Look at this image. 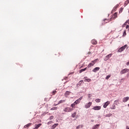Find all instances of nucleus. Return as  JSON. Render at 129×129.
Masks as SVG:
<instances>
[{"mask_svg":"<svg viewBox=\"0 0 129 129\" xmlns=\"http://www.w3.org/2000/svg\"><path fill=\"white\" fill-rule=\"evenodd\" d=\"M84 79H85V82H90V81H91V79H87V77H84Z\"/></svg>","mask_w":129,"mask_h":129,"instance_id":"ddd939ff","label":"nucleus"},{"mask_svg":"<svg viewBox=\"0 0 129 129\" xmlns=\"http://www.w3.org/2000/svg\"><path fill=\"white\" fill-rule=\"evenodd\" d=\"M114 103L116 104V105H117L118 104H119V103L118 102V100H115L114 101Z\"/></svg>","mask_w":129,"mask_h":129,"instance_id":"cd10ccee","label":"nucleus"},{"mask_svg":"<svg viewBox=\"0 0 129 129\" xmlns=\"http://www.w3.org/2000/svg\"><path fill=\"white\" fill-rule=\"evenodd\" d=\"M92 109H93L94 110H100V109H101V106H94Z\"/></svg>","mask_w":129,"mask_h":129,"instance_id":"39448f33","label":"nucleus"},{"mask_svg":"<svg viewBox=\"0 0 129 129\" xmlns=\"http://www.w3.org/2000/svg\"><path fill=\"white\" fill-rule=\"evenodd\" d=\"M123 11V8H121L120 9V10H119V14L122 13V11Z\"/></svg>","mask_w":129,"mask_h":129,"instance_id":"c85d7f7f","label":"nucleus"},{"mask_svg":"<svg viewBox=\"0 0 129 129\" xmlns=\"http://www.w3.org/2000/svg\"><path fill=\"white\" fill-rule=\"evenodd\" d=\"M126 65H127V66H128V65H129V61L127 62Z\"/></svg>","mask_w":129,"mask_h":129,"instance_id":"a19ab883","label":"nucleus"},{"mask_svg":"<svg viewBox=\"0 0 129 129\" xmlns=\"http://www.w3.org/2000/svg\"><path fill=\"white\" fill-rule=\"evenodd\" d=\"M76 116V112L73 113L72 115V117H75Z\"/></svg>","mask_w":129,"mask_h":129,"instance_id":"2f4dec72","label":"nucleus"},{"mask_svg":"<svg viewBox=\"0 0 129 129\" xmlns=\"http://www.w3.org/2000/svg\"><path fill=\"white\" fill-rule=\"evenodd\" d=\"M88 54H91V52H88Z\"/></svg>","mask_w":129,"mask_h":129,"instance_id":"c03bdc74","label":"nucleus"},{"mask_svg":"<svg viewBox=\"0 0 129 129\" xmlns=\"http://www.w3.org/2000/svg\"><path fill=\"white\" fill-rule=\"evenodd\" d=\"M53 118H54V116H51L49 118V120H51L53 119Z\"/></svg>","mask_w":129,"mask_h":129,"instance_id":"c9c22d12","label":"nucleus"},{"mask_svg":"<svg viewBox=\"0 0 129 129\" xmlns=\"http://www.w3.org/2000/svg\"><path fill=\"white\" fill-rule=\"evenodd\" d=\"M100 101H101L100 99H95L96 102H97V103L100 102Z\"/></svg>","mask_w":129,"mask_h":129,"instance_id":"c756f323","label":"nucleus"},{"mask_svg":"<svg viewBox=\"0 0 129 129\" xmlns=\"http://www.w3.org/2000/svg\"><path fill=\"white\" fill-rule=\"evenodd\" d=\"M126 47H127V46L126 45H125L123 46H122L121 47H120L118 50V52H122V51H124L125 49V48H126Z\"/></svg>","mask_w":129,"mask_h":129,"instance_id":"7ed1b4c3","label":"nucleus"},{"mask_svg":"<svg viewBox=\"0 0 129 129\" xmlns=\"http://www.w3.org/2000/svg\"><path fill=\"white\" fill-rule=\"evenodd\" d=\"M129 97H126L123 98V102H126L127 100H128Z\"/></svg>","mask_w":129,"mask_h":129,"instance_id":"2eb2a0df","label":"nucleus"},{"mask_svg":"<svg viewBox=\"0 0 129 129\" xmlns=\"http://www.w3.org/2000/svg\"><path fill=\"white\" fill-rule=\"evenodd\" d=\"M74 103L76 105L80 103V102L79 101V100L78 99L74 102Z\"/></svg>","mask_w":129,"mask_h":129,"instance_id":"bb28decb","label":"nucleus"},{"mask_svg":"<svg viewBox=\"0 0 129 129\" xmlns=\"http://www.w3.org/2000/svg\"><path fill=\"white\" fill-rule=\"evenodd\" d=\"M110 104V102L109 101L106 102L103 105L104 108H106V107H107V106H108V105H109Z\"/></svg>","mask_w":129,"mask_h":129,"instance_id":"0eeeda50","label":"nucleus"},{"mask_svg":"<svg viewBox=\"0 0 129 129\" xmlns=\"http://www.w3.org/2000/svg\"><path fill=\"white\" fill-rule=\"evenodd\" d=\"M100 124H96L94 125L92 129H98V127H99Z\"/></svg>","mask_w":129,"mask_h":129,"instance_id":"9b49d317","label":"nucleus"},{"mask_svg":"<svg viewBox=\"0 0 129 129\" xmlns=\"http://www.w3.org/2000/svg\"><path fill=\"white\" fill-rule=\"evenodd\" d=\"M91 105H92V102H89L85 106V108H89Z\"/></svg>","mask_w":129,"mask_h":129,"instance_id":"6e6552de","label":"nucleus"},{"mask_svg":"<svg viewBox=\"0 0 129 129\" xmlns=\"http://www.w3.org/2000/svg\"><path fill=\"white\" fill-rule=\"evenodd\" d=\"M126 29H128V28H129V25H127V24H126Z\"/></svg>","mask_w":129,"mask_h":129,"instance_id":"58836bf2","label":"nucleus"},{"mask_svg":"<svg viewBox=\"0 0 129 129\" xmlns=\"http://www.w3.org/2000/svg\"><path fill=\"white\" fill-rule=\"evenodd\" d=\"M91 122H93V121H94V120H91Z\"/></svg>","mask_w":129,"mask_h":129,"instance_id":"37998d69","label":"nucleus"},{"mask_svg":"<svg viewBox=\"0 0 129 129\" xmlns=\"http://www.w3.org/2000/svg\"><path fill=\"white\" fill-rule=\"evenodd\" d=\"M91 43L93 45H96V44H97V41L94 39H93L91 41Z\"/></svg>","mask_w":129,"mask_h":129,"instance_id":"f3484780","label":"nucleus"},{"mask_svg":"<svg viewBox=\"0 0 129 129\" xmlns=\"http://www.w3.org/2000/svg\"><path fill=\"white\" fill-rule=\"evenodd\" d=\"M110 108L111 109H115L116 108L115 105H114V104L112 105L110 107Z\"/></svg>","mask_w":129,"mask_h":129,"instance_id":"4be33fe9","label":"nucleus"},{"mask_svg":"<svg viewBox=\"0 0 129 129\" xmlns=\"http://www.w3.org/2000/svg\"><path fill=\"white\" fill-rule=\"evenodd\" d=\"M83 84V80L80 81L76 85L77 87H79V86H81Z\"/></svg>","mask_w":129,"mask_h":129,"instance_id":"1a4fd4ad","label":"nucleus"},{"mask_svg":"<svg viewBox=\"0 0 129 129\" xmlns=\"http://www.w3.org/2000/svg\"><path fill=\"white\" fill-rule=\"evenodd\" d=\"M127 127H128V126H126V128L127 129H129V128H127Z\"/></svg>","mask_w":129,"mask_h":129,"instance_id":"a18cd8bd","label":"nucleus"},{"mask_svg":"<svg viewBox=\"0 0 129 129\" xmlns=\"http://www.w3.org/2000/svg\"><path fill=\"white\" fill-rule=\"evenodd\" d=\"M99 69H100V68L99 67H96L93 70V72H96L97 71H99Z\"/></svg>","mask_w":129,"mask_h":129,"instance_id":"4468645a","label":"nucleus"},{"mask_svg":"<svg viewBox=\"0 0 129 129\" xmlns=\"http://www.w3.org/2000/svg\"><path fill=\"white\" fill-rule=\"evenodd\" d=\"M73 110V109H71L70 107H66L63 109V111L64 112H71V111H72Z\"/></svg>","mask_w":129,"mask_h":129,"instance_id":"f03ea898","label":"nucleus"},{"mask_svg":"<svg viewBox=\"0 0 129 129\" xmlns=\"http://www.w3.org/2000/svg\"><path fill=\"white\" fill-rule=\"evenodd\" d=\"M125 36H126V32L125 31H124L123 33V36L124 37Z\"/></svg>","mask_w":129,"mask_h":129,"instance_id":"72a5a7b5","label":"nucleus"},{"mask_svg":"<svg viewBox=\"0 0 129 129\" xmlns=\"http://www.w3.org/2000/svg\"><path fill=\"white\" fill-rule=\"evenodd\" d=\"M52 121H50L47 123V124H50V123H52Z\"/></svg>","mask_w":129,"mask_h":129,"instance_id":"ea45409f","label":"nucleus"},{"mask_svg":"<svg viewBox=\"0 0 129 129\" xmlns=\"http://www.w3.org/2000/svg\"><path fill=\"white\" fill-rule=\"evenodd\" d=\"M41 125H42V123H39L38 124H35V126L33 129H38L40 126H41Z\"/></svg>","mask_w":129,"mask_h":129,"instance_id":"f8f14e48","label":"nucleus"},{"mask_svg":"<svg viewBox=\"0 0 129 129\" xmlns=\"http://www.w3.org/2000/svg\"><path fill=\"white\" fill-rule=\"evenodd\" d=\"M83 127V125H79L76 127V129L82 128Z\"/></svg>","mask_w":129,"mask_h":129,"instance_id":"5701e85b","label":"nucleus"},{"mask_svg":"<svg viewBox=\"0 0 129 129\" xmlns=\"http://www.w3.org/2000/svg\"><path fill=\"white\" fill-rule=\"evenodd\" d=\"M128 106L129 107V104H128Z\"/></svg>","mask_w":129,"mask_h":129,"instance_id":"49530a36","label":"nucleus"},{"mask_svg":"<svg viewBox=\"0 0 129 129\" xmlns=\"http://www.w3.org/2000/svg\"><path fill=\"white\" fill-rule=\"evenodd\" d=\"M87 69V68H85V69H82L80 71L79 73H82L84 71H85Z\"/></svg>","mask_w":129,"mask_h":129,"instance_id":"412c9836","label":"nucleus"},{"mask_svg":"<svg viewBox=\"0 0 129 129\" xmlns=\"http://www.w3.org/2000/svg\"><path fill=\"white\" fill-rule=\"evenodd\" d=\"M111 56H112V53H110L109 54L106 55L104 58L105 61H107V60H108V59H109V58H110Z\"/></svg>","mask_w":129,"mask_h":129,"instance_id":"423d86ee","label":"nucleus"},{"mask_svg":"<svg viewBox=\"0 0 129 129\" xmlns=\"http://www.w3.org/2000/svg\"><path fill=\"white\" fill-rule=\"evenodd\" d=\"M127 23H128V20H126V22L124 23V24L122 25V27L124 28L127 25Z\"/></svg>","mask_w":129,"mask_h":129,"instance_id":"6ab92c4d","label":"nucleus"},{"mask_svg":"<svg viewBox=\"0 0 129 129\" xmlns=\"http://www.w3.org/2000/svg\"><path fill=\"white\" fill-rule=\"evenodd\" d=\"M57 107H53L51 108L50 110H57Z\"/></svg>","mask_w":129,"mask_h":129,"instance_id":"a878e982","label":"nucleus"},{"mask_svg":"<svg viewBox=\"0 0 129 129\" xmlns=\"http://www.w3.org/2000/svg\"><path fill=\"white\" fill-rule=\"evenodd\" d=\"M107 21L106 23H109L110 21H111V20L109 19H104V21Z\"/></svg>","mask_w":129,"mask_h":129,"instance_id":"473e14b6","label":"nucleus"},{"mask_svg":"<svg viewBox=\"0 0 129 129\" xmlns=\"http://www.w3.org/2000/svg\"><path fill=\"white\" fill-rule=\"evenodd\" d=\"M76 105V104L75 103H73L71 105V106L72 108L71 109H73V110H74V108H75V106Z\"/></svg>","mask_w":129,"mask_h":129,"instance_id":"dca6fc26","label":"nucleus"},{"mask_svg":"<svg viewBox=\"0 0 129 129\" xmlns=\"http://www.w3.org/2000/svg\"><path fill=\"white\" fill-rule=\"evenodd\" d=\"M57 125H59V124H58V123H55V124H53V125L52 126L51 129H54L55 127H56V126H57Z\"/></svg>","mask_w":129,"mask_h":129,"instance_id":"aec40b11","label":"nucleus"},{"mask_svg":"<svg viewBox=\"0 0 129 129\" xmlns=\"http://www.w3.org/2000/svg\"><path fill=\"white\" fill-rule=\"evenodd\" d=\"M32 125V123H29L24 126V128H27V127H29Z\"/></svg>","mask_w":129,"mask_h":129,"instance_id":"a211bd4d","label":"nucleus"},{"mask_svg":"<svg viewBox=\"0 0 129 129\" xmlns=\"http://www.w3.org/2000/svg\"><path fill=\"white\" fill-rule=\"evenodd\" d=\"M97 61V59H96L92 61V62L88 65V68H90V67H92V66H93V65H94V64L96 63Z\"/></svg>","mask_w":129,"mask_h":129,"instance_id":"f257e3e1","label":"nucleus"},{"mask_svg":"<svg viewBox=\"0 0 129 129\" xmlns=\"http://www.w3.org/2000/svg\"><path fill=\"white\" fill-rule=\"evenodd\" d=\"M57 93V91H53L52 92V95H55V94H56V93Z\"/></svg>","mask_w":129,"mask_h":129,"instance_id":"f704fd0d","label":"nucleus"},{"mask_svg":"<svg viewBox=\"0 0 129 129\" xmlns=\"http://www.w3.org/2000/svg\"><path fill=\"white\" fill-rule=\"evenodd\" d=\"M83 98V96L81 97L80 98H79L78 100H79V102H80V100H81L82 99V98Z\"/></svg>","mask_w":129,"mask_h":129,"instance_id":"4c0bfd02","label":"nucleus"},{"mask_svg":"<svg viewBox=\"0 0 129 129\" xmlns=\"http://www.w3.org/2000/svg\"><path fill=\"white\" fill-rule=\"evenodd\" d=\"M128 4H129V1H128V0L126 1L125 2V5H126V6Z\"/></svg>","mask_w":129,"mask_h":129,"instance_id":"e433bc0d","label":"nucleus"},{"mask_svg":"<svg viewBox=\"0 0 129 129\" xmlns=\"http://www.w3.org/2000/svg\"><path fill=\"white\" fill-rule=\"evenodd\" d=\"M128 71H129L128 69H124L123 70L120 71V74H124L125 73L128 72Z\"/></svg>","mask_w":129,"mask_h":129,"instance_id":"20e7f679","label":"nucleus"},{"mask_svg":"<svg viewBox=\"0 0 129 129\" xmlns=\"http://www.w3.org/2000/svg\"><path fill=\"white\" fill-rule=\"evenodd\" d=\"M113 19H116L117 18V13H115L113 15Z\"/></svg>","mask_w":129,"mask_h":129,"instance_id":"b1692460","label":"nucleus"},{"mask_svg":"<svg viewBox=\"0 0 129 129\" xmlns=\"http://www.w3.org/2000/svg\"><path fill=\"white\" fill-rule=\"evenodd\" d=\"M47 99V98H45L44 99V100H45V101H46Z\"/></svg>","mask_w":129,"mask_h":129,"instance_id":"79ce46f5","label":"nucleus"},{"mask_svg":"<svg viewBox=\"0 0 129 129\" xmlns=\"http://www.w3.org/2000/svg\"><path fill=\"white\" fill-rule=\"evenodd\" d=\"M63 102H65V100H61L59 101H58V104H60V103H63Z\"/></svg>","mask_w":129,"mask_h":129,"instance_id":"393cba45","label":"nucleus"},{"mask_svg":"<svg viewBox=\"0 0 129 129\" xmlns=\"http://www.w3.org/2000/svg\"><path fill=\"white\" fill-rule=\"evenodd\" d=\"M70 93H71V92L68 91H66V93H64L65 97H68V95H70Z\"/></svg>","mask_w":129,"mask_h":129,"instance_id":"9d476101","label":"nucleus"},{"mask_svg":"<svg viewBox=\"0 0 129 129\" xmlns=\"http://www.w3.org/2000/svg\"><path fill=\"white\" fill-rule=\"evenodd\" d=\"M110 75H108L106 76L105 79H106V80H108V79H109V78H110Z\"/></svg>","mask_w":129,"mask_h":129,"instance_id":"7c9ffc66","label":"nucleus"}]
</instances>
